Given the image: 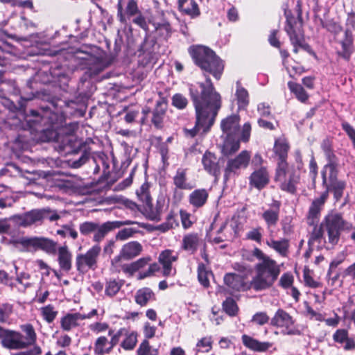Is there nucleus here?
<instances>
[{
	"label": "nucleus",
	"instance_id": "f257e3e1",
	"mask_svg": "<svg viewBox=\"0 0 355 355\" xmlns=\"http://www.w3.org/2000/svg\"><path fill=\"white\" fill-rule=\"evenodd\" d=\"M189 92L196 112V125L191 130V136H194L200 129L204 132L208 131L214 124L221 107V97L209 78L205 83L191 84Z\"/></svg>",
	"mask_w": 355,
	"mask_h": 355
},
{
	"label": "nucleus",
	"instance_id": "f03ea898",
	"mask_svg": "<svg viewBox=\"0 0 355 355\" xmlns=\"http://www.w3.org/2000/svg\"><path fill=\"white\" fill-rule=\"evenodd\" d=\"M252 255L259 262L254 266L256 275L250 282V286L256 291L268 289L277 279L281 272L280 266L259 248L253 250Z\"/></svg>",
	"mask_w": 355,
	"mask_h": 355
},
{
	"label": "nucleus",
	"instance_id": "7ed1b4c3",
	"mask_svg": "<svg viewBox=\"0 0 355 355\" xmlns=\"http://www.w3.org/2000/svg\"><path fill=\"white\" fill-rule=\"evenodd\" d=\"M288 150L289 145L285 138L279 137L275 140L273 150L279 159L275 180L280 182V187L282 190L294 193L299 180V175L286 161Z\"/></svg>",
	"mask_w": 355,
	"mask_h": 355
},
{
	"label": "nucleus",
	"instance_id": "20e7f679",
	"mask_svg": "<svg viewBox=\"0 0 355 355\" xmlns=\"http://www.w3.org/2000/svg\"><path fill=\"white\" fill-rule=\"evenodd\" d=\"M352 228V225H345L342 217L339 214H329L320 226L314 227L310 234L309 243L313 244L315 242L321 243L322 241L324 240V233L326 232L328 243L331 245H335L339 241L341 229L350 230Z\"/></svg>",
	"mask_w": 355,
	"mask_h": 355
},
{
	"label": "nucleus",
	"instance_id": "39448f33",
	"mask_svg": "<svg viewBox=\"0 0 355 355\" xmlns=\"http://www.w3.org/2000/svg\"><path fill=\"white\" fill-rule=\"evenodd\" d=\"M188 51L196 64L203 71L211 74L217 80L220 78L224 65L211 49L202 45H193Z\"/></svg>",
	"mask_w": 355,
	"mask_h": 355
},
{
	"label": "nucleus",
	"instance_id": "423d86ee",
	"mask_svg": "<svg viewBox=\"0 0 355 355\" xmlns=\"http://www.w3.org/2000/svg\"><path fill=\"white\" fill-rule=\"evenodd\" d=\"M101 252L98 244L93 245L85 253L78 254L76 257V266L79 272L86 273L89 270H94L98 266V259Z\"/></svg>",
	"mask_w": 355,
	"mask_h": 355
},
{
	"label": "nucleus",
	"instance_id": "0eeeda50",
	"mask_svg": "<svg viewBox=\"0 0 355 355\" xmlns=\"http://www.w3.org/2000/svg\"><path fill=\"white\" fill-rule=\"evenodd\" d=\"M17 243L26 249L42 250L49 254H55L57 243L53 240L44 237L21 238Z\"/></svg>",
	"mask_w": 355,
	"mask_h": 355
},
{
	"label": "nucleus",
	"instance_id": "6e6552de",
	"mask_svg": "<svg viewBox=\"0 0 355 355\" xmlns=\"http://www.w3.org/2000/svg\"><path fill=\"white\" fill-rule=\"evenodd\" d=\"M251 125L249 123H245L242 128L241 137H228L222 138L223 140L221 144V152L223 155L229 156L236 152L240 147V139L247 142L250 136Z\"/></svg>",
	"mask_w": 355,
	"mask_h": 355
},
{
	"label": "nucleus",
	"instance_id": "1a4fd4ad",
	"mask_svg": "<svg viewBox=\"0 0 355 355\" xmlns=\"http://www.w3.org/2000/svg\"><path fill=\"white\" fill-rule=\"evenodd\" d=\"M142 250L143 247L138 241H130L122 246L119 254L112 259L111 264L117 268L121 260L132 259L138 257Z\"/></svg>",
	"mask_w": 355,
	"mask_h": 355
},
{
	"label": "nucleus",
	"instance_id": "9d476101",
	"mask_svg": "<svg viewBox=\"0 0 355 355\" xmlns=\"http://www.w3.org/2000/svg\"><path fill=\"white\" fill-rule=\"evenodd\" d=\"M271 324L282 329V332L288 335H293L297 333L294 327L295 321L292 316L283 309H278L271 319Z\"/></svg>",
	"mask_w": 355,
	"mask_h": 355
},
{
	"label": "nucleus",
	"instance_id": "9b49d317",
	"mask_svg": "<svg viewBox=\"0 0 355 355\" xmlns=\"http://www.w3.org/2000/svg\"><path fill=\"white\" fill-rule=\"evenodd\" d=\"M250 157L249 151L243 150L235 158L229 159L225 171V180H227L232 174L237 173L240 169L247 168Z\"/></svg>",
	"mask_w": 355,
	"mask_h": 355
},
{
	"label": "nucleus",
	"instance_id": "f8f14e48",
	"mask_svg": "<svg viewBox=\"0 0 355 355\" xmlns=\"http://www.w3.org/2000/svg\"><path fill=\"white\" fill-rule=\"evenodd\" d=\"M285 30L289 35L292 44H298L302 49L305 50L309 49V46L304 42V33L300 22L295 21L292 24L291 21H288Z\"/></svg>",
	"mask_w": 355,
	"mask_h": 355
},
{
	"label": "nucleus",
	"instance_id": "ddd939ff",
	"mask_svg": "<svg viewBox=\"0 0 355 355\" xmlns=\"http://www.w3.org/2000/svg\"><path fill=\"white\" fill-rule=\"evenodd\" d=\"M239 116L233 114L222 120L220 123L223 135L221 138L239 137Z\"/></svg>",
	"mask_w": 355,
	"mask_h": 355
},
{
	"label": "nucleus",
	"instance_id": "4468645a",
	"mask_svg": "<svg viewBox=\"0 0 355 355\" xmlns=\"http://www.w3.org/2000/svg\"><path fill=\"white\" fill-rule=\"evenodd\" d=\"M23 339L24 336L21 333L6 329L3 339L1 340V345L10 349L26 348V343Z\"/></svg>",
	"mask_w": 355,
	"mask_h": 355
},
{
	"label": "nucleus",
	"instance_id": "2eb2a0df",
	"mask_svg": "<svg viewBox=\"0 0 355 355\" xmlns=\"http://www.w3.org/2000/svg\"><path fill=\"white\" fill-rule=\"evenodd\" d=\"M224 284L232 292L243 291L252 288L245 282L244 277L235 273H227L223 278Z\"/></svg>",
	"mask_w": 355,
	"mask_h": 355
},
{
	"label": "nucleus",
	"instance_id": "dca6fc26",
	"mask_svg": "<svg viewBox=\"0 0 355 355\" xmlns=\"http://www.w3.org/2000/svg\"><path fill=\"white\" fill-rule=\"evenodd\" d=\"M178 254L171 250H165L159 255V262L163 268V275L169 276L175 273V270L172 268V263L178 260Z\"/></svg>",
	"mask_w": 355,
	"mask_h": 355
},
{
	"label": "nucleus",
	"instance_id": "f3484780",
	"mask_svg": "<svg viewBox=\"0 0 355 355\" xmlns=\"http://www.w3.org/2000/svg\"><path fill=\"white\" fill-rule=\"evenodd\" d=\"M327 198L328 192L324 191L318 198H316L312 202L307 215V223L309 225H313L318 223L321 209Z\"/></svg>",
	"mask_w": 355,
	"mask_h": 355
},
{
	"label": "nucleus",
	"instance_id": "a211bd4d",
	"mask_svg": "<svg viewBox=\"0 0 355 355\" xmlns=\"http://www.w3.org/2000/svg\"><path fill=\"white\" fill-rule=\"evenodd\" d=\"M13 220L18 225L24 227L41 223L42 220L40 209H32L24 214L15 216Z\"/></svg>",
	"mask_w": 355,
	"mask_h": 355
},
{
	"label": "nucleus",
	"instance_id": "6ab92c4d",
	"mask_svg": "<svg viewBox=\"0 0 355 355\" xmlns=\"http://www.w3.org/2000/svg\"><path fill=\"white\" fill-rule=\"evenodd\" d=\"M202 164L204 169L209 174L218 179L220 174V166L219 165V159L214 154L206 152L202 156Z\"/></svg>",
	"mask_w": 355,
	"mask_h": 355
},
{
	"label": "nucleus",
	"instance_id": "aec40b11",
	"mask_svg": "<svg viewBox=\"0 0 355 355\" xmlns=\"http://www.w3.org/2000/svg\"><path fill=\"white\" fill-rule=\"evenodd\" d=\"M328 163L322 171L323 184L327 186L328 183L337 180L338 163L336 157L327 159Z\"/></svg>",
	"mask_w": 355,
	"mask_h": 355
},
{
	"label": "nucleus",
	"instance_id": "412c9836",
	"mask_svg": "<svg viewBox=\"0 0 355 355\" xmlns=\"http://www.w3.org/2000/svg\"><path fill=\"white\" fill-rule=\"evenodd\" d=\"M269 182V175L265 167L254 171L250 176V185L258 189L265 187Z\"/></svg>",
	"mask_w": 355,
	"mask_h": 355
},
{
	"label": "nucleus",
	"instance_id": "4be33fe9",
	"mask_svg": "<svg viewBox=\"0 0 355 355\" xmlns=\"http://www.w3.org/2000/svg\"><path fill=\"white\" fill-rule=\"evenodd\" d=\"M241 340L243 344L247 348L258 352H264L272 345L271 343L260 342L258 340L245 334L242 336Z\"/></svg>",
	"mask_w": 355,
	"mask_h": 355
},
{
	"label": "nucleus",
	"instance_id": "5701e85b",
	"mask_svg": "<svg viewBox=\"0 0 355 355\" xmlns=\"http://www.w3.org/2000/svg\"><path fill=\"white\" fill-rule=\"evenodd\" d=\"M118 17L122 23H125V16L131 17L139 12V8L135 0H128L124 12H123L122 0H119L117 4Z\"/></svg>",
	"mask_w": 355,
	"mask_h": 355
},
{
	"label": "nucleus",
	"instance_id": "b1692460",
	"mask_svg": "<svg viewBox=\"0 0 355 355\" xmlns=\"http://www.w3.org/2000/svg\"><path fill=\"white\" fill-rule=\"evenodd\" d=\"M85 320V317L80 313H67L60 319L61 328L66 331L79 325V322Z\"/></svg>",
	"mask_w": 355,
	"mask_h": 355
},
{
	"label": "nucleus",
	"instance_id": "393cba45",
	"mask_svg": "<svg viewBox=\"0 0 355 355\" xmlns=\"http://www.w3.org/2000/svg\"><path fill=\"white\" fill-rule=\"evenodd\" d=\"M178 7L181 12L192 18L197 17L200 14L196 0H178Z\"/></svg>",
	"mask_w": 355,
	"mask_h": 355
},
{
	"label": "nucleus",
	"instance_id": "a878e982",
	"mask_svg": "<svg viewBox=\"0 0 355 355\" xmlns=\"http://www.w3.org/2000/svg\"><path fill=\"white\" fill-rule=\"evenodd\" d=\"M209 196L208 191L205 189H198L192 191L189 196V203L196 208L202 207Z\"/></svg>",
	"mask_w": 355,
	"mask_h": 355
},
{
	"label": "nucleus",
	"instance_id": "bb28decb",
	"mask_svg": "<svg viewBox=\"0 0 355 355\" xmlns=\"http://www.w3.org/2000/svg\"><path fill=\"white\" fill-rule=\"evenodd\" d=\"M58 263L60 268L64 271H69L71 268V254L67 245L61 246L58 250Z\"/></svg>",
	"mask_w": 355,
	"mask_h": 355
},
{
	"label": "nucleus",
	"instance_id": "cd10ccee",
	"mask_svg": "<svg viewBox=\"0 0 355 355\" xmlns=\"http://www.w3.org/2000/svg\"><path fill=\"white\" fill-rule=\"evenodd\" d=\"M279 203L277 201H275L272 207L266 210L262 214V217L266 221L268 227L276 225L279 220Z\"/></svg>",
	"mask_w": 355,
	"mask_h": 355
},
{
	"label": "nucleus",
	"instance_id": "c85d7f7f",
	"mask_svg": "<svg viewBox=\"0 0 355 355\" xmlns=\"http://www.w3.org/2000/svg\"><path fill=\"white\" fill-rule=\"evenodd\" d=\"M173 184L176 188L182 190H190L193 186L188 182L187 177V170L178 168L173 178Z\"/></svg>",
	"mask_w": 355,
	"mask_h": 355
},
{
	"label": "nucleus",
	"instance_id": "c756f323",
	"mask_svg": "<svg viewBox=\"0 0 355 355\" xmlns=\"http://www.w3.org/2000/svg\"><path fill=\"white\" fill-rule=\"evenodd\" d=\"M166 108L167 104L164 101H159L157 102L152 118V122L157 128L162 126Z\"/></svg>",
	"mask_w": 355,
	"mask_h": 355
},
{
	"label": "nucleus",
	"instance_id": "7c9ffc66",
	"mask_svg": "<svg viewBox=\"0 0 355 355\" xmlns=\"http://www.w3.org/2000/svg\"><path fill=\"white\" fill-rule=\"evenodd\" d=\"M112 349L113 348L107 337L102 336L96 338L94 345V352L96 355L108 354Z\"/></svg>",
	"mask_w": 355,
	"mask_h": 355
},
{
	"label": "nucleus",
	"instance_id": "2f4dec72",
	"mask_svg": "<svg viewBox=\"0 0 355 355\" xmlns=\"http://www.w3.org/2000/svg\"><path fill=\"white\" fill-rule=\"evenodd\" d=\"M340 44L342 46V51L339 52V54L345 60H349L353 47V35L352 33H349V31L345 32V38L340 41Z\"/></svg>",
	"mask_w": 355,
	"mask_h": 355
},
{
	"label": "nucleus",
	"instance_id": "473e14b6",
	"mask_svg": "<svg viewBox=\"0 0 355 355\" xmlns=\"http://www.w3.org/2000/svg\"><path fill=\"white\" fill-rule=\"evenodd\" d=\"M155 300V294L149 288L139 289L135 294V302L140 306H146L148 302Z\"/></svg>",
	"mask_w": 355,
	"mask_h": 355
},
{
	"label": "nucleus",
	"instance_id": "72a5a7b5",
	"mask_svg": "<svg viewBox=\"0 0 355 355\" xmlns=\"http://www.w3.org/2000/svg\"><path fill=\"white\" fill-rule=\"evenodd\" d=\"M235 96L239 110L245 109L249 104V94L248 91L241 85L239 82L236 83Z\"/></svg>",
	"mask_w": 355,
	"mask_h": 355
},
{
	"label": "nucleus",
	"instance_id": "f704fd0d",
	"mask_svg": "<svg viewBox=\"0 0 355 355\" xmlns=\"http://www.w3.org/2000/svg\"><path fill=\"white\" fill-rule=\"evenodd\" d=\"M288 87L299 101L305 103L308 101L309 96L301 85L290 81Z\"/></svg>",
	"mask_w": 355,
	"mask_h": 355
},
{
	"label": "nucleus",
	"instance_id": "c9c22d12",
	"mask_svg": "<svg viewBox=\"0 0 355 355\" xmlns=\"http://www.w3.org/2000/svg\"><path fill=\"white\" fill-rule=\"evenodd\" d=\"M198 243L199 237L197 234H188L183 237L182 248L184 250L193 252L196 250Z\"/></svg>",
	"mask_w": 355,
	"mask_h": 355
},
{
	"label": "nucleus",
	"instance_id": "e433bc0d",
	"mask_svg": "<svg viewBox=\"0 0 355 355\" xmlns=\"http://www.w3.org/2000/svg\"><path fill=\"white\" fill-rule=\"evenodd\" d=\"M266 244L280 255L285 257L288 252V241L286 239L274 240L269 239L266 241Z\"/></svg>",
	"mask_w": 355,
	"mask_h": 355
},
{
	"label": "nucleus",
	"instance_id": "4c0bfd02",
	"mask_svg": "<svg viewBox=\"0 0 355 355\" xmlns=\"http://www.w3.org/2000/svg\"><path fill=\"white\" fill-rule=\"evenodd\" d=\"M149 187L150 186L148 183H144L137 191V195L141 201H142L149 209H151L152 198L150 194Z\"/></svg>",
	"mask_w": 355,
	"mask_h": 355
},
{
	"label": "nucleus",
	"instance_id": "58836bf2",
	"mask_svg": "<svg viewBox=\"0 0 355 355\" xmlns=\"http://www.w3.org/2000/svg\"><path fill=\"white\" fill-rule=\"evenodd\" d=\"M21 329L26 334L23 339L26 347L33 345L36 341V334L33 327L30 324H26L21 326Z\"/></svg>",
	"mask_w": 355,
	"mask_h": 355
},
{
	"label": "nucleus",
	"instance_id": "ea45409f",
	"mask_svg": "<svg viewBox=\"0 0 355 355\" xmlns=\"http://www.w3.org/2000/svg\"><path fill=\"white\" fill-rule=\"evenodd\" d=\"M42 318L47 322L51 323L58 315V311L51 304L44 306L40 309Z\"/></svg>",
	"mask_w": 355,
	"mask_h": 355
},
{
	"label": "nucleus",
	"instance_id": "a19ab883",
	"mask_svg": "<svg viewBox=\"0 0 355 355\" xmlns=\"http://www.w3.org/2000/svg\"><path fill=\"white\" fill-rule=\"evenodd\" d=\"M137 343V334L135 331H128L121 346L125 350H132Z\"/></svg>",
	"mask_w": 355,
	"mask_h": 355
},
{
	"label": "nucleus",
	"instance_id": "79ce46f5",
	"mask_svg": "<svg viewBox=\"0 0 355 355\" xmlns=\"http://www.w3.org/2000/svg\"><path fill=\"white\" fill-rule=\"evenodd\" d=\"M156 33L164 39H167L171 34V28L168 22L155 23Z\"/></svg>",
	"mask_w": 355,
	"mask_h": 355
},
{
	"label": "nucleus",
	"instance_id": "37998d69",
	"mask_svg": "<svg viewBox=\"0 0 355 355\" xmlns=\"http://www.w3.org/2000/svg\"><path fill=\"white\" fill-rule=\"evenodd\" d=\"M326 187L327 189L326 191L327 192L330 187L333 189L334 197L338 200L343 196V192L345 187V183L343 181L336 180L334 182L328 183L327 186Z\"/></svg>",
	"mask_w": 355,
	"mask_h": 355
},
{
	"label": "nucleus",
	"instance_id": "c03bdc74",
	"mask_svg": "<svg viewBox=\"0 0 355 355\" xmlns=\"http://www.w3.org/2000/svg\"><path fill=\"white\" fill-rule=\"evenodd\" d=\"M89 329L94 334H98L108 331V336H111L114 331L110 328L107 322H96L91 324L89 327Z\"/></svg>",
	"mask_w": 355,
	"mask_h": 355
},
{
	"label": "nucleus",
	"instance_id": "a18cd8bd",
	"mask_svg": "<svg viewBox=\"0 0 355 355\" xmlns=\"http://www.w3.org/2000/svg\"><path fill=\"white\" fill-rule=\"evenodd\" d=\"M175 225H177V223L174 218V216L172 213H170L166 217V220L164 223L155 226L154 230L160 231L161 232H166L169 230L173 229Z\"/></svg>",
	"mask_w": 355,
	"mask_h": 355
},
{
	"label": "nucleus",
	"instance_id": "49530a36",
	"mask_svg": "<svg viewBox=\"0 0 355 355\" xmlns=\"http://www.w3.org/2000/svg\"><path fill=\"white\" fill-rule=\"evenodd\" d=\"M211 275L210 272L207 271L204 264L200 263L198 267V278L200 283L205 287H208L209 285V276Z\"/></svg>",
	"mask_w": 355,
	"mask_h": 355
},
{
	"label": "nucleus",
	"instance_id": "de8ad7c7",
	"mask_svg": "<svg viewBox=\"0 0 355 355\" xmlns=\"http://www.w3.org/2000/svg\"><path fill=\"white\" fill-rule=\"evenodd\" d=\"M137 355H158V350L152 348L147 340H144L137 351Z\"/></svg>",
	"mask_w": 355,
	"mask_h": 355
},
{
	"label": "nucleus",
	"instance_id": "09e8293b",
	"mask_svg": "<svg viewBox=\"0 0 355 355\" xmlns=\"http://www.w3.org/2000/svg\"><path fill=\"white\" fill-rule=\"evenodd\" d=\"M223 307L225 313L230 316L236 315L239 311L236 302L232 298H227L223 303Z\"/></svg>",
	"mask_w": 355,
	"mask_h": 355
},
{
	"label": "nucleus",
	"instance_id": "8fccbe9b",
	"mask_svg": "<svg viewBox=\"0 0 355 355\" xmlns=\"http://www.w3.org/2000/svg\"><path fill=\"white\" fill-rule=\"evenodd\" d=\"M304 306L305 315L308 317L309 319L315 320L319 322H323L324 320V314L322 313H318L313 310L306 302H304Z\"/></svg>",
	"mask_w": 355,
	"mask_h": 355
},
{
	"label": "nucleus",
	"instance_id": "3c124183",
	"mask_svg": "<svg viewBox=\"0 0 355 355\" xmlns=\"http://www.w3.org/2000/svg\"><path fill=\"white\" fill-rule=\"evenodd\" d=\"M15 272L17 273V277L16 280L17 282L23 286L24 289H26L27 288H29L31 286V282H29V279L31 278V275L29 273L26 272H21L19 273H17L18 268L17 266L15 265Z\"/></svg>",
	"mask_w": 355,
	"mask_h": 355
},
{
	"label": "nucleus",
	"instance_id": "603ef678",
	"mask_svg": "<svg viewBox=\"0 0 355 355\" xmlns=\"http://www.w3.org/2000/svg\"><path fill=\"white\" fill-rule=\"evenodd\" d=\"M42 214V220L48 219L51 222H54L60 218V215L56 210H52L50 208L40 209Z\"/></svg>",
	"mask_w": 355,
	"mask_h": 355
},
{
	"label": "nucleus",
	"instance_id": "864d4df0",
	"mask_svg": "<svg viewBox=\"0 0 355 355\" xmlns=\"http://www.w3.org/2000/svg\"><path fill=\"white\" fill-rule=\"evenodd\" d=\"M12 306L9 304H5L0 306V322H7L12 313Z\"/></svg>",
	"mask_w": 355,
	"mask_h": 355
},
{
	"label": "nucleus",
	"instance_id": "5fc2aeb1",
	"mask_svg": "<svg viewBox=\"0 0 355 355\" xmlns=\"http://www.w3.org/2000/svg\"><path fill=\"white\" fill-rule=\"evenodd\" d=\"M188 104L187 98L181 94H175L172 98V105L178 109L182 110Z\"/></svg>",
	"mask_w": 355,
	"mask_h": 355
},
{
	"label": "nucleus",
	"instance_id": "6e6d98bb",
	"mask_svg": "<svg viewBox=\"0 0 355 355\" xmlns=\"http://www.w3.org/2000/svg\"><path fill=\"white\" fill-rule=\"evenodd\" d=\"M106 67L105 62L100 58H95L92 60L89 69L93 74H98Z\"/></svg>",
	"mask_w": 355,
	"mask_h": 355
},
{
	"label": "nucleus",
	"instance_id": "4d7b16f0",
	"mask_svg": "<svg viewBox=\"0 0 355 355\" xmlns=\"http://www.w3.org/2000/svg\"><path fill=\"white\" fill-rule=\"evenodd\" d=\"M211 338L210 337H205L201 338L197 343L196 347L198 352H208L211 349Z\"/></svg>",
	"mask_w": 355,
	"mask_h": 355
},
{
	"label": "nucleus",
	"instance_id": "13d9d810",
	"mask_svg": "<svg viewBox=\"0 0 355 355\" xmlns=\"http://www.w3.org/2000/svg\"><path fill=\"white\" fill-rule=\"evenodd\" d=\"M121 287V284L117 282L115 280H110L107 282L106 286H105V293L112 297L115 295L120 290Z\"/></svg>",
	"mask_w": 355,
	"mask_h": 355
},
{
	"label": "nucleus",
	"instance_id": "bf43d9fd",
	"mask_svg": "<svg viewBox=\"0 0 355 355\" xmlns=\"http://www.w3.org/2000/svg\"><path fill=\"white\" fill-rule=\"evenodd\" d=\"M98 224L92 222H85L80 225V232L82 234L87 235L95 232L98 228Z\"/></svg>",
	"mask_w": 355,
	"mask_h": 355
},
{
	"label": "nucleus",
	"instance_id": "052dcab7",
	"mask_svg": "<svg viewBox=\"0 0 355 355\" xmlns=\"http://www.w3.org/2000/svg\"><path fill=\"white\" fill-rule=\"evenodd\" d=\"M268 321L269 317L265 312H258L255 313L252 318V322L259 325H263L268 323Z\"/></svg>",
	"mask_w": 355,
	"mask_h": 355
},
{
	"label": "nucleus",
	"instance_id": "680f3d73",
	"mask_svg": "<svg viewBox=\"0 0 355 355\" xmlns=\"http://www.w3.org/2000/svg\"><path fill=\"white\" fill-rule=\"evenodd\" d=\"M137 231L132 228H124L120 230L116 234V239L124 241L133 236Z\"/></svg>",
	"mask_w": 355,
	"mask_h": 355
},
{
	"label": "nucleus",
	"instance_id": "e2e57ef3",
	"mask_svg": "<svg viewBox=\"0 0 355 355\" xmlns=\"http://www.w3.org/2000/svg\"><path fill=\"white\" fill-rule=\"evenodd\" d=\"M94 232L93 240L96 242H99L109 232V230L105 228V225L103 223L101 226L98 225V228Z\"/></svg>",
	"mask_w": 355,
	"mask_h": 355
},
{
	"label": "nucleus",
	"instance_id": "0e129e2a",
	"mask_svg": "<svg viewBox=\"0 0 355 355\" xmlns=\"http://www.w3.org/2000/svg\"><path fill=\"white\" fill-rule=\"evenodd\" d=\"M293 276L290 273H284L279 279V284L284 288H287L293 284Z\"/></svg>",
	"mask_w": 355,
	"mask_h": 355
},
{
	"label": "nucleus",
	"instance_id": "69168bd1",
	"mask_svg": "<svg viewBox=\"0 0 355 355\" xmlns=\"http://www.w3.org/2000/svg\"><path fill=\"white\" fill-rule=\"evenodd\" d=\"M321 147H322L323 151L324 152L325 155L327 159L336 157L334 154L331 152V144L329 139H326L323 140V141L321 144Z\"/></svg>",
	"mask_w": 355,
	"mask_h": 355
},
{
	"label": "nucleus",
	"instance_id": "338daca9",
	"mask_svg": "<svg viewBox=\"0 0 355 355\" xmlns=\"http://www.w3.org/2000/svg\"><path fill=\"white\" fill-rule=\"evenodd\" d=\"M71 343V338L67 334H61L57 339L56 344L60 347H69Z\"/></svg>",
	"mask_w": 355,
	"mask_h": 355
},
{
	"label": "nucleus",
	"instance_id": "774afa93",
	"mask_svg": "<svg viewBox=\"0 0 355 355\" xmlns=\"http://www.w3.org/2000/svg\"><path fill=\"white\" fill-rule=\"evenodd\" d=\"M346 31L349 33H352V31L355 30V14L354 12H350L347 15L346 21Z\"/></svg>",
	"mask_w": 355,
	"mask_h": 355
}]
</instances>
